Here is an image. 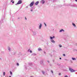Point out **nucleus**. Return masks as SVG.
I'll list each match as a JSON object with an SVG mask.
<instances>
[{
    "instance_id": "f257e3e1",
    "label": "nucleus",
    "mask_w": 77,
    "mask_h": 77,
    "mask_svg": "<svg viewBox=\"0 0 77 77\" xmlns=\"http://www.w3.org/2000/svg\"><path fill=\"white\" fill-rule=\"evenodd\" d=\"M69 71H70L71 72H75V71L74 70H73V69H72V68L70 67H69Z\"/></svg>"
},
{
    "instance_id": "f03ea898",
    "label": "nucleus",
    "mask_w": 77,
    "mask_h": 77,
    "mask_svg": "<svg viewBox=\"0 0 77 77\" xmlns=\"http://www.w3.org/2000/svg\"><path fill=\"white\" fill-rule=\"evenodd\" d=\"M21 3H22V1L21 0H19L18 1L17 3L15 4V5H20V4H21Z\"/></svg>"
},
{
    "instance_id": "7ed1b4c3",
    "label": "nucleus",
    "mask_w": 77,
    "mask_h": 77,
    "mask_svg": "<svg viewBox=\"0 0 77 77\" xmlns=\"http://www.w3.org/2000/svg\"><path fill=\"white\" fill-rule=\"evenodd\" d=\"M34 4V2L33 1L31 3L30 5V7H32V6H33V5Z\"/></svg>"
},
{
    "instance_id": "20e7f679",
    "label": "nucleus",
    "mask_w": 77,
    "mask_h": 77,
    "mask_svg": "<svg viewBox=\"0 0 77 77\" xmlns=\"http://www.w3.org/2000/svg\"><path fill=\"white\" fill-rule=\"evenodd\" d=\"M41 3L43 5L44 3H45V1L44 0H42L41 1Z\"/></svg>"
},
{
    "instance_id": "39448f33",
    "label": "nucleus",
    "mask_w": 77,
    "mask_h": 77,
    "mask_svg": "<svg viewBox=\"0 0 77 77\" xmlns=\"http://www.w3.org/2000/svg\"><path fill=\"white\" fill-rule=\"evenodd\" d=\"M42 26V25L41 23L40 24V25H39V29H41V27Z\"/></svg>"
},
{
    "instance_id": "423d86ee",
    "label": "nucleus",
    "mask_w": 77,
    "mask_h": 77,
    "mask_svg": "<svg viewBox=\"0 0 77 77\" xmlns=\"http://www.w3.org/2000/svg\"><path fill=\"white\" fill-rule=\"evenodd\" d=\"M51 42H52V43H55V41L53 39H51Z\"/></svg>"
},
{
    "instance_id": "0eeeda50",
    "label": "nucleus",
    "mask_w": 77,
    "mask_h": 77,
    "mask_svg": "<svg viewBox=\"0 0 77 77\" xmlns=\"http://www.w3.org/2000/svg\"><path fill=\"white\" fill-rule=\"evenodd\" d=\"M54 38H55L54 36H53V37L51 36L50 37V38L51 39H53Z\"/></svg>"
},
{
    "instance_id": "6e6552de",
    "label": "nucleus",
    "mask_w": 77,
    "mask_h": 77,
    "mask_svg": "<svg viewBox=\"0 0 77 77\" xmlns=\"http://www.w3.org/2000/svg\"><path fill=\"white\" fill-rule=\"evenodd\" d=\"M38 4H39V2L37 1V2L35 3V5H38Z\"/></svg>"
},
{
    "instance_id": "1a4fd4ad",
    "label": "nucleus",
    "mask_w": 77,
    "mask_h": 77,
    "mask_svg": "<svg viewBox=\"0 0 77 77\" xmlns=\"http://www.w3.org/2000/svg\"><path fill=\"white\" fill-rule=\"evenodd\" d=\"M8 50L9 51H11V48L10 47H8Z\"/></svg>"
},
{
    "instance_id": "9d476101",
    "label": "nucleus",
    "mask_w": 77,
    "mask_h": 77,
    "mask_svg": "<svg viewBox=\"0 0 77 77\" xmlns=\"http://www.w3.org/2000/svg\"><path fill=\"white\" fill-rule=\"evenodd\" d=\"M40 63L41 64H43V63H44L43 62V60H42L40 61Z\"/></svg>"
},
{
    "instance_id": "9b49d317",
    "label": "nucleus",
    "mask_w": 77,
    "mask_h": 77,
    "mask_svg": "<svg viewBox=\"0 0 77 77\" xmlns=\"http://www.w3.org/2000/svg\"><path fill=\"white\" fill-rule=\"evenodd\" d=\"M72 25H73V26L74 27H76V25H75V24L72 23Z\"/></svg>"
},
{
    "instance_id": "f8f14e48",
    "label": "nucleus",
    "mask_w": 77,
    "mask_h": 77,
    "mask_svg": "<svg viewBox=\"0 0 77 77\" xmlns=\"http://www.w3.org/2000/svg\"><path fill=\"white\" fill-rule=\"evenodd\" d=\"M72 60H76V59L75 58H72Z\"/></svg>"
},
{
    "instance_id": "ddd939ff",
    "label": "nucleus",
    "mask_w": 77,
    "mask_h": 77,
    "mask_svg": "<svg viewBox=\"0 0 77 77\" xmlns=\"http://www.w3.org/2000/svg\"><path fill=\"white\" fill-rule=\"evenodd\" d=\"M62 31H63V32H64V30H63V29H62L60 30L59 32H62Z\"/></svg>"
},
{
    "instance_id": "4468645a",
    "label": "nucleus",
    "mask_w": 77,
    "mask_h": 77,
    "mask_svg": "<svg viewBox=\"0 0 77 77\" xmlns=\"http://www.w3.org/2000/svg\"><path fill=\"white\" fill-rule=\"evenodd\" d=\"M36 32H33V35H36Z\"/></svg>"
},
{
    "instance_id": "2eb2a0df",
    "label": "nucleus",
    "mask_w": 77,
    "mask_h": 77,
    "mask_svg": "<svg viewBox=\"0 0 77 77\" xmlns=\"http://www.w3.org/2000/svg\"><path fill=\"white\" fill-rule=\"evenodd\" d=\"M38 51H41V50H42V49L41 48H38Z\"/></svg>"
},
{
    "instance_id": "dca6fc26",
    "label": "nucleus",
    "mask_w": 77,
    "mask_h": 77,
    "mask_svg": "<svg viewBox=\"0 0 77 77\" xmlns=\"http://www.w3.org/2000/svg\"><path fill=\"white\" fill-rule=\"evenodd\" d=\"M32 56H36V54L35 53H33L32 54Z\"/></svg>"
},
{
    "instance_id": "f3484780",
    "label": "nucleus",
    "mask_w": 77,
    "mask_h": 77,
    "mask_svg": "<svg viewBox=\"0 0 77 77\" xmlns=\"http://www.w3.org/2000/svg\"><path fill=\"white\" fill-rule=\"evenodd\" d=\"M29 65H30V66H32V63H29Z\"/></svg>"
},
{
    "instance_id": "a211bd4d",
    "label": "nucleus",
    "mask_w": 77,
    "mask_h": 77,
    "mask_svg": "<svg viewBox=\"0 0 77 77\" xmlns=\"http://www.w3.org/2000/svg\"><path fill=\"white\" fill-rule=\"evenodd\" d=\"M45 72L42 71V73L43 74H44V75L45 74Z\"/></svg>"
},
{
    "instance_id": "6ab92c4d",
    "label": "nucleus",
    "mask_w": 77,
    "mask_h": 77,
    "mask_svg": "<svg viewBox=\"0 0 77 77\" xmlns=\"http://www.w3.org/2000/svg\"><path fill=\"white\" fill-rule=\"evenodd\" d=\"M44 25H45V27H46V26H47V24H46V23H44Z\"/></svg>"
},
{
    "instance_id": "aec40b11",
    "label": "nucleus",
    "mask_w": 77,
    "mask_h": 77,
    "mask_svg": "<svg viewBox=\"0 0 77 77\" xmlns=\"http://www.w3.org/2000/svg\"><path fill=\"white\" fill-rule=\"evenodd\" d=\"M59 47H62V46L61 45H59Z\"/></svg>"
},
{
    "instance_id": "412c9836",
    "label": "nucleus",
    "mask_w": 77,
    "mask_h": 77,
    "mask_svg": "<svg viewBox=\"0 0 77 77\" xmlns=\"http://www.w3.org/2000/svg\"><path fill=\"white\" fill-rule=\"evenodd\" d=\"M10 74L11 75H12V72H11V71H10Z\"/></svg>"
},
{
    "instance_id": "4be33fe9",
    "label": "nucleus",
    "mask_w": 77,
    "mask_h": 77,
    "mask_svg": "<svg viewBox=\"0 0 77 77\" xmlns=\"http://www.w3.org/2000/svg\"><path fill=\"white\" fill-rule=\"evenodd\" d=\"M3 75H4H4H5V72H3Z\"/></svg>"
},
{
    "instance_id": "5701e85b",
    "label": "nucleus",
    "mask_w": 77,
    "mask_h": 77,
    "mask_svg": "<svg viewBox=\"0 0 77 77\" xmlns=\"http://www.w3.org/2000/svg\"><path fill=\"white\" fill-rule=\"evenodd\" d=\"M51 73H52V74H53V70H51Z\"/></svg>"
},
{
    "instance_id": "b1692460",
    "label": "nucleus",
    "mask_w": 77,
    "mask_h": 77,
    "mask_svg": "<svg viewBox=\"0 0 77 77\" xmlns=\"http://www.w3.org/2000/svg\"><path fill=\"white\" fill-rule=\"evenodd\" d=\"M30 49H28V52H30Z\"/></svg>"
},
{
    "instance_id": "393cba45",
    "label": "nucleus",
    "mask_w": 77,
    "mask_h": 77,
    "mask_svg": "<svg viewBox=\"0 0 77 77\" xmlns=\"http://www.w3.org/2000/svg\"><path fill=\"white\" fill-rule=\"evenodd\" d=\"M29 52H30L31 53H32V51H30Z\"/></svg>"
},
{
    "instance_id": "a878e982",
    "label": "nucleus",
    "mask_w": 77,
    "mask_h": 77,
    "mask_svg": "<svg viewBox=\"0 0 77 77\" xmlns=\"http://www.w3.org/2000/svg\"><path fill=\"white\" fill-rule=\"evenodd\" d=\"M17 66H19V63H17Z\"/></svg>"
},
{
    "instance_id": "bb28decb",
    "label": "nucleus",
    "mask_w": 77,
    "mask_h": 77,
    "mask_svg": "<svg viewBox=\"0 0 77 77\" xmlns=\"http://www.w3.org/2000/svg\"><path fill=\"white\" fill-rule=\"evenodd\" d=\"M30 11H31V12H33V10L32 9Z\"/></svg>"
},
{
    "instance_id": "cd10ccee",
    "label": "nucleus",
    "mask_w": 77,
    "mask_h": 77,
    "mask_svg": "<svg viewBox=\"0 0 77 77\" xmlns=\"http://www.w3.org/2000/svg\"><path fill=\"white\" fill-rule=\"evenodd\" d=\"M64 77H68V76H67V75H65V76H64Z\"/></svg>"
},
{
    "instance_id": "c85d7f7f",
    "label": "nucleus",
    "mask_w": 77,
    "mask_h": 77,
    "mask_svg": "<svg viewBox=\"0 0 77 77\" xmlns=\"http://www.w3.org/2000/svg\"><path fill=\"white\" fill-rule=\"evenodd\" d=\"M50 65L51 66H52V64H50Z\"/></svg>"
},
{
    "instance_id": "c756f323",
    "label": "nucleus",
    "mask_w": 77,
    "mask_h": 77,
    "mask_svg": "<svg viewBox=\"0 0 77 77\" xmlns=\"http://www.w3.org/2000/svg\"><path fill=\"white\" fill-rule=\"evenodd\" d=\"M13 54V55H15V53H14V54Z\"/></svg>"
},
{
    "instance_id": "7c9ffc66",
    "label": "nucleus",
    "mask_w": 77,
    "mask_h": 77,
    "mask_svg": "<svg viewBox=\"0 0 77 77\" xmlns=\"http://www.w3.org/2000/svg\"><path fill=\"white\" fill-rule=\"evenodd\" d=\"M25 19L26 20H27V18H26V17H25Z\"/></svg>"
},
{
    "instance_id": "2f4dec72",
    "label": "nucleus",
    "mask_w": 77,
    "mask_h": 77,
    "mask_svg": "<svg viewBox=\"0 0 77 77\" xmlns=\"http://www.w3.org/2000/svg\"><path fill=\"white\" fill-rule=\"evenodd\" d=\"M63 56H65V54H63Z\"/></svg>"
},
{
    "instance_id": "473e14b6",
    "label": "nucleus",
    "mask_w": 77,
    "mask_h": 77,
    "mask_svg": "<svg viewBox=\"0 0 77 77\" xmlns=\"http://www.w3.org/2000/svg\"><path fill=\"white\" fill-rule=\"evenodd\" d=\"M0 60H2V58H0Z\"/></svg>"
},
{
    "instance_id": "72a5a7b5",
    "label": "nucleus",
    "mask_w": 77,
    "mask_h": 77,
    "mask_svg": "<svg viewBox=\"0 0 77 77\" xmlns=\"http://www.w3.org/2000/svg\"><path fill=\"white\" fill-rule=\"evenodd\" d=\"M47 62L48 63H50V62L49 61H48Z\"/></svg>"
},
{
    "instance_id": "f704fd0d",
    "label": "nucleus",
    "mask_w": 77,
    "mask_h": 77,
    "mask_svg": "<svg viewBox=\"0 0 77 77\" xmlns=\"http://www.w3.org/2000/svg\"><path fill=\"white\" fill-rule=\"evenodd\" d=\"M75 51H77V50H76V49H75Z\"/></svg>"
},
{
    "instance_id": "c9c22d12",
    "label": "nucleus",
    "mask_w": 77,
    "mask_h": 77,
    "mask_svg": "<svg viewBox=\"0 0 77 77\" xmlns=\"http://www.w3.org/2000/svg\"><path fill=\"white\" fill-rule=\"evenodd\" d=\"M12 3H14V2H12Z\"/></svg>"
},
{
    "instance_id": "e433bc0d",
    "label": "nucleus",
    "mask_w": 77,
    "mask_h": 77,
    "mask_svg": "<svg viewBox=\"0 0 77 77\" xmlns=\"http://www.w3.org/2000/svg\"><path fill=\"white\" fill-rule=\"evenodd\" d=\"M62 59V58H60V59Z\"/></svg>"
},
{
    "instance_id": "4c0bfd02",
    "label": "nucleus",
    "mask_w": 77,
    "mask_h": 77,
    "mask_svg": "<svg viewBox=\"0 0 77 77\" xmlns=\"http://www.w3.org/2000/svg\"><path fill=\"white\" fill-rule=\"evenodd\" d=\"M75 2H77V0H75Z\"/></svg>"
},
{
    "instance_id": "58836bf2",
    "label": "nucleus",
    "mask_w": 77,
    "mask_h": 77,
    "mask_svg": "<svg viewBox=\"0 0 77 77\" xmlns=\"http://www.w3.org/2000/svg\"><path fill=\"white\" fill-rule=\"evenodd\" d=\"M12 2V1H11V2Z\"/></svg>"
},
{
    "instance_id": "ea45409f",
    "label": "nucleus",
    "mask_w": 77,
    "mask_h": 77,
    "mask_svg": "<svg viewBox=\"0 0 77 77\" xmlns=\"http://www.w3.org/2000/svg\"><path fill=\"white\" fill-rule=\"evenodd\" d=\"M60 73L59 74V75H60Z\"/></svg>"
},
{
    "instance_id": "a19ab883",
    "label": "nucleus",
    "mask_w": 77,
    "mask_h": 77,
    "mask_svg": "<svg viewBox=\"0 0 77 77\" xmlns=\"http://www.w3.org/2000/svg\"><path fill=\"white\" fill-rule=\"evenodd\" d=\"M9 77H11V76H9Z\"/></svg>"
}]
</instances>
